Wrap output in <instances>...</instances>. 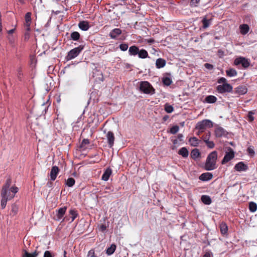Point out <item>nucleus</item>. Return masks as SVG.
<instances>
[{
	"label": "nucleus",
	"instance_id": "37998d69",
	"mask_svg": "<svg viewBox=\"0 0 257 257\" xmlns=\"http://www.w3.org/2000/svg\"><path fill=\"white\" fill-rule=\"evenodd\" d=\"M179 127L178 125H174L171 128L170 132L172 134H175L179 131Z\"/></svg>",
	"mask_w": 257,
	"mask_h": 257
},
{
	"label": "nucleus",
	"instance_id": "1a4fd4ad",
	"mask_svg": "<svg viewBox=\"0 0 257 257\" xmlns=\"http://www.w3.org/2000/svg\"><path fill=\"white\" fill-rule=\"evenodd\" d=\"M227 151L221 161L222 164H226L234 157V152L231 148L229 147L227 149Z\"/></svg>",
	"mask_w": 257,
	"mask_h": 257
},
{
	"label": "nucleus",
	"instance_id": "c756f323",
	"mask_svg": "<svg viewBox=\"0 0 257 257\" xmlns=\"http://www.w3.org/2000/svg\"><path fill=\"white\" fill-rule=\"evenodd\" d=\"M116 249V245L114 244H112L110 247H108L106 250V253L110 255L113 253Z\"/></svg>",
	"mask_w": 257,
	"mask_h": 257
},
{
	"label": "nucleus",
	"instance_id": "393cba45",
	"mask_svg": "<svg viewBox=\"0 0 257 257\" xmlns=\"http://www.w3.org/2000/svg\"><path fill=\"white\" fill-rule=\"evenodd\" d=\"M178 154L184 158H187L188 156L189 152L186 148L183 147L179 150Z\"/></svg>",
	"mask_w": 257,
	"mask_h": 257
},
{
	"label": "nucleus",
	"instance_id": "423d86ee",
	"mask_svg": "<svg viewBox=\"0 0 257 257\" xmlns=\"http://www.w3.org/2000/svg\"><path fill=\"white\" fill-rule=\"evenodd\" d=\"M67 210V207L64 206L56 210L54 219L58 221L62 222L64 220V215Z\"/></svg>",
	"mask_w": 257,
	"mask_h": 257
},
{
	"label": "nucleus",
	"instance_id": "58836bf2",
	"mask_svg": "<svg viewBox=\"0 0 257 257\" xmlns=\"http://www.w3.org/2000/svg\"><path fill=\"white\" fill-rule=\"evenodd\" d=\"M89 144L88 139H83L80 144V148L82 149L86 148V146Z\"/></svg>",
	"mask_w": 257,
	"mask_h": 257
},
{
	"label": "nucleus",
	"instance_id": "f8f14e48",
	"mask_svg": "<svg viewBox=\"0 0 257 257\" xmlns=\"http://www.w3.org/2000/svg\"><path fill=\"white\" fill-rule=\"evenodd\" d=\"M122 33L121 30L118 28L113 29L109 33V36L112 39H116Z\"/></svg>",
	"mask_w": 257,
	"mask_h": 257
},
{
	"label": "nucleus",
	"instance_id": "e433bc0d",
	"mask_svg": "<svg viewBox=\"0 0 257 257\" xmlns=\"http://www.w3.org/2000/svg\"><path fill=\"white\" fill-rule=\"evenodd\" d=\"M162 81L164 84L166 86L170 85L172 82L171 79L169 77H163Z\"/></svg>",
	"mask_w": 257,
	"mask_h": 257
},
{
	"label": "nucleus",
	"instance_id": "4468645a",
	"mask_svg": "<svg viewBox=\"0 0 257 257\" xmlns=\"http://www.w3.org/2000/svg\"><path fill=\"white\" fill-rule=\"evenodd\" d=\"M247 88L245 86H239L235 88L234 92L238 95H243L247 93Z\"/></svg>",
	"mask_w": 257,
	"mask_h": 257
},
{
	"label": "nucleus",
	"instance_id": "6e6552de",
	"mask_svg": "<svg viewBox=\"0 0 257 257\" xmlns=\"http://www.w3.org/2000/svg\"><path fill=\"white\" fill-rule=\"evenodd\" d=\"M234 64L236 66L241 65V66L245 69L249 67L250 62L247 59L244 57H239L235 59Z\"/></svg>",
	"mask_w": 257,
	"mask_h": 257
},
{
	"label": "nucleus",
	"instance_id": "f3484780",
	"mask_svg": "<svg viewBox=\"0 0 257 257\" xmlns=\"http://www.w3.org/2000/svg\"><path fill=\"white\" fill-rule=\"evenodd\" d=\"M78 27L82 31H86L88 30L90 28V25L87 21H82L79 23Z\"/></svg>",
	"mask_w": 257,
	"mask_h": 257
},
{
	"label": "nucleus",
	"instance_id": "5701e85b",
	"mask_svg": "<svg viewBox=\"0 0 257 257\" xmlns=\"http://www.w3.org/2000/svg\"><path fill=\"white\" fill-rule=\"evenodd\" d=\"M139 52L138 54L139 58L141 59H145L149 57L148 53L146 50L142 49L139 50Z\"/></svg>",
	"mask_w": 257,
	"mask_h": 257
},
{
	"label": "nucleus",
	"instance_id": "79ce46f5",
	"mask_svg": "<svg viewBox=\"0 0 257 257\" xmlns=\"http://www.w3.org/2000/svg\"><path fill=\"white\" fill-rule=\"evenodd\" d=\"M31 13L28 12L26 14L25 16V22L29 23L31 22L32 19H31Z\"/></svg>",
	"mask_w": 257,
	"mask_h": 257
},
{
	"label": "nucleus",
	"instance_id": "4c0bfd02",
	"mask_svg": "<svg viewBox=\"0 0 257 257\" xmlns=\"http://www.w3.org/2000/svg\"><path fill=\"white\" fill-rule=\"evenodd\" d=\"M200 1L201 0H190L189 5L191 8L197 7L199 6Z\"/></svg>",
	"mask_w": 257,
	"mask_h": 257
},
{
	"label": "nucleus",
	"instance_id": "e2e57ef3",
	"mask_svg": "<svg viewBox=\"0 0 257 257\" xmlns=\"http://www.w3.org/2000/svg\"><path fill=\"white\" fill-rule=\"evenodd\" d=\"M15 29H11L8 31V34H12L14 32Z\"/></svg>",
	"mask_w": 257,
	"mask_h": 257
},
{
	"label": "nucleus",
	"instance_id": "412c9836",
	"mask_svg": "<svg viewBox=\"0 0 257 257\" xmlns=\"http://www.w3.org/2000/svg\"><path fill=\"white\" fill-rule=\"evenodd\" d=\"M166 64V61L162 58H158L156 61V67L158 69L163 68Z\"/></svg>",
	"mask_w": 257,
	"mask_h": 257
},
{
	"label": "nucleus",
	"instance_id": "8fccbe9b",
	"mask_svg": "<svg viewBox=\"0 0 257 257\" xmlns=\"http://www.w3.org/2000/svg\"><path fill=\"white\" fill-rule=\"evenodd\" d=\"M204 67H205V68L209 70H211L213 68V66L209 63H205L204 64Z\"/></svg>",
	"mask_w": 257,
	"mask_h": 257
},
{
	"label": "nucleus",
	"instance_id": "49530a36",
	"mask_svg": "<svg viewBox=\"0 0 257 257\" xmlns=\"http://www.w3.org/2000/svg\"><path fill=\"white\" fill-rule=\"evenodd\" d=\"M206 145H207V146L208 147V148H210V149H212L214 147V143H213V141H208L206 143H205Z\"/></svg>",
	"mask_w": 257,
	"mask_h": 257
},
{
	"label": "nucleus",
	"instance_id": "0eeeda50",
	"mask_svg": "<svg viewBox=\"0 0 257 257\" xmlns=\"http://www.w3.org/2000/svg\"><path fill=\"white\" fill-rule=\"evenodd\" d=\"M233 87L229 83L222 84L219 85L216 87V90L219 93H224L226 92H231L232 91Z\"/></svg>",
	"mask_w": 257,
	"mask_h": 257
},
{
	"label": "nucleus",
	"instance_id": "69168bd1",
	"mask_svg": "<svg viewBox=\"0 0 257 257\" xmlns=\"http://www.w3.org/2000/svg\"><path fill=\"white\" fill-rule=\"evenodd\" d=\"M177 142H178V140H176H176H174L173 141V144H177Z\"/></svg>",
	"mask_w": 257,
	"mask_h": 257
},
{
	"label": "nucleus",
	"instance_id": "c9c22d12",
	"mask_svg": "<svg viewBox=\"0 0 257 257\" xmlns=\"http://www.w3.org/2000/svg\"><path fill=\"white\" fill-rule=\"evenodd\" d=\"M75 183V180L73 178H69L66 181V185L69 187H72Z\"/></svg>",
	"mask_w": 257,
	"mask_h": 257
},
{
	"label": "nucleus",
	"instance_id": "7ed1b4c3",
	"mask_svg": "<svg viewBox=\"0 0 257 257\" xmlns=\"http://www.w3.org/2000/svg\"><path fill=\"white\" fill-rule=\"evenodd\" d=\"M140 90L147 94L152 95L155 92V89L148 81H142L140 84Z\"/></svg>",
	"mask_w": 257,
	"mask_h": 257
},
{
	"label": "nucleus",
	"instance_id": "603ef678",
	"mask_svg": "<svg viewBox=\"0 0 257 257\" xmlns=\"http://www.w3.org/2000/svg\"><path fill=\"white\" fill-rule=\"evenodd\" d=\"M106 229V226L105 224H101L100 226V228H99V229L101 231H104Z\"/></svg>",
	"mask_w": 257,
	"mask_h": 257
},
{
	"label": "nucleus",
	"instance_id": "a18cd8bd",
	"mask_svg": "<svg viewBox=\"0 0 257 257\" xmlns=\"http://www.w3.org/2000/svg\"><path fill=\"white\" fill-rule=\"evenodd\" d=\"M210 137V133L208 132L204 136L202 137V139L205 143L209 141V138Z\"/></svg>",
	"mask_w": 257,
	"mask_h": 257
},
{
	"label": "nucleus",
	"instance_id": "f03ea898",
	"mask_svg": "<svg viewBox=\"0 0 257 257\" xmlns=\"http://www.w3.org/2000/svg\"><path fill=\"white\" fill-rule=\"evenodd\" d=\"M217 159V152L214 151L210 153L207 156L204 166L206 170L211 171L215 169L217 166L216 165V161Z\"/></svg>",
	"mask_w": 257,
	"mask_h": 257
},
{
	"label": "nucleus",
	"instance_id": "338daca9",
	"mask_svg": "<svg viewBox=\"0 0 257 257\" xmlns=\"http://www.w3.org/2000/svg\"><path fill=\"white\" fill-rule=\"evenodd\" d=\"M29 37V33H26L25 34V37H26V38H27V37Z\"/></svg>",
	"mask_w": 257,
	"mask_h": 257
},
{
	"label": "nucleus",
	"instance_id": "864d4df0",
	"mask_svg": "<svg viewBox=\"0 0 257 257\" xmlns=\"http://www.w3.org/2000/svg\"><path fill=\"white\" fill-rule=\"evenodd\" d=\"M212 252L210 251H207L205 253L203 257H211L212 255Z\"/></svg>",
	"mask_w": 257,
	"mask_h": 257
},
{
	"label": "nucleus",
	"instance_id": "cd10ccee",
	"mask_svg": "<svg viewBox=\"0 0 257 257\" xmlns=\"http://www.w3.org/2000/svg\"><path fill=\"white\" fill-rule=\"evenodd\" d=\"M200 154L197 149H193L191 152V156L193 159H196L200 156Z\"/></svg>",
	"mask_w": 257,
	"mask_h": 257
},
{
	"label": "nucleus",
	"instance_id": "a211bd4d",
	"mask_svg": "<svg viewBox=\"0 0 257 257\" xmlns=\"http://www.w3.org/2000/svg\"><path fill=\"white\" fill-rule=\"evenodd\" d=\"M112 174V170L110 168H107L104 172L101 179L103 181H106L108 180L110 175Z\"/></svg>",
	"mask_w": 257,
	"mask_h": 257
},
{
	"label": "nucleus",
	"instance_id": "f257e3e1",
	"mask_svg": "<svg viewBox=\"0 0 257 257\" xmlns=\"http://www.w3.org/2000/svg\"><path fill=\"white\" fill-rule=\"evenodd\" d=\"M10 186V181L8 180L5 185L3 186L1 191V196L2 197L1 200V207L2 209H4L7 205L8 200H11L13 198L16 193L18 191V188L16 187H12L11 188V191L13 194L11 195H7L8 191L7 189L9 188Z\"/></svg>",
	"mask_w": 257,
	"mask_h": 257
},
{
	"label": "nucleus",
	"instance_id": "3c124183",
	"mask_svg": "<svg viewBox=\"0 0 257 257\" xmlns=\"http://www.w3.org/2000/svg\"><path fill=\"white\" fill-rule=\"evenodd\" d=\"M44 257H53L49 251H46L44 254Z\"/></svg>",
	"mask_w": 257,
	"mask_h": 257
},
{
	"label": "nucleus",
	"instance_id": "bf43d9fd",
	"mask_svg": "<svg viewBox=\"0 0 257 257\" xmlns=\"http://www.w3.org/2000/svg\"><path fill=\"white\" fill-rule=\"evenodd\" d=\"M8 193L7 195H12L13 193L11 191V188L10 189H9V188L7 189Z\"/></svg>",
	"mask_w": 257,
	"mask_h": 257
},
{
	"label": "nucleus",
	"instance_id": "7c9ffc66",
	"mask_svg": "<svg viewBox=\"0 0 257 257\" xmlns=\"http://www.w3.org/2000/svg\"><path fill=\"white\" fill-rule=\"evenodd\" d=\"M248 208L251 212H254L257 210V204L254 202H250L249 203Z\"/></svg>",
	"mask_w": 257,
	"mask_h": 257
},
{
	"label": "nucleus",
	"instance_id": "4be33fe9",
	"mask_svg": "<svg viewBox=\"0 0 257 257\" xmlns=\"http://www.w3.org/2000/svg\"><path fill=\"white\" fill-rule=\"evenodd\" d=\"M221 233L224 235L227 234L228 231V227L227 224L224 222H221L219 225Z\"/></svg>",
	"mask_w": 257,
	"mask_h": 257
},
{
	"label": "nucleus",
	"instance_id": "b1692460",
	"mask_svg": "<svg viewBox=\"0 0 257 257\" xmlns=\"http://www.w3.org/2000/svg\"><path fill=\"white\" fill-rule=\"evenodd\" d=\"M201 200L205 205H210L212 202L211 198L208 195H202L201 197Z\"/></svg>",
	"mask_w": 257,
	"mask_h": 257
},
{
	"label": "nucleus",
	"instance_id": "39448f33",
	"mask_svg": "<svg viewBox=\"0 0 257 257\" xmlns=\"http://www.w3.org/2000/svg\"><path fill=\"white\" fill-rule=\"evenodd\" d=\"M84 49V46L80 45L78 47H76L71 50L66 56L67 60H72L79 55L82 50Z\"/></svg>",
	"mask_w": 257,
	"mask_h": 257
},
{
	"label": "nucleus",
	"instance_id": "052dcab7",
	"mask_svg": "<svg viewBox=\"0 0 257 257\" xmlns=\"http://www.w3.org/2000/svg\"><path fill=\"white\" fill-rule=\"evenodd\" d=\"M169 117L168 115H166L164 116L163 119L164 121H166L169 118Z\"/></svg>",
	"mask_w": 257,
	"mask_h": 257
},
{
	"label": "nucleus",
	"instance_id": "a878e982",
	"mask_svg": "<svg viewBox=\"0 0 257 257\" xmlns=\"http://www.w3.org/2000/svg\"><path fill=\"white\" fill-rule=\"evenodd\" d=\"M205 101L208 103H213L217 101V98L214 95H208L206 97Z\"/></svg>",
	"mask_w": 257,
	"mask_h": 257
},
{
	"label": "nucleus",
	"instance_id": "774afa93",
	"mask_svg": "<svg viewBox=\"0 0 257 257\" xmlns=\"http://www.w3.org/2000/svg\"><path fill=\"white\" fill-rule=\"evenodd\" d=\"M26 30L29 32L30 31V27H26Z\"/></svg>",
	"mask_w": 257,
	"mask_h": 257
},
{
	"label": "nucleus",
	"instance_id": "dca6fc26",
	"mask_svg": "<svg viewBox=\"0 0 257 257\" xmlns=\"http://www.w3.org/2000/svg\"><path fill=\"white\" fill-rule=\"evenodd\" d=\"M213 177V175L211 173L207 172L202 173L199 177V179L203 181H208L210 180Z\"/></svg>",
	"mask_w": 257,
	"mask_h": 257
},
{
	"label": "nucleus",
	"instance_id": "473e14b6",
	"mask_svg": "<svg viewBox=\"0 0 257 257\" xmlns=\"http://www.w3.org/2000/svg\"><path fill=\"white\" fill-rule=\"evenodd\" d=\"M226 73L227 75L229 77H233L237 75L236 71L233 68H230L228 70H227L226 71Z\"/></svg>",
	"mask_w": 257,
	"mask_h": 257
},
{
	"label": "nucleus",
	"instance_id": "09e8293b",
	"mask_svg": "<svg viewBox=\"0 0 257 257\" xmlns=\"http://www.w3.org/2000/svg\"><path fill=\"white\" fill-rule=\"evenodd\" d=\"M226 82L227 80L224 77H220L217 80V83L219 84H225L227 83Z\"/></svg>",
	"mask_w": 257,
	"mask_h": 257
},
{
	"label": "nucleus",
	"instance_id": "20e7f679",
	"mask_svg": "<svg viewBox=\"0 0 257 257\" xmlns=\"http://www.w3.org/2000/svg\"><path fill=\"white\" fill-rule=\"evenodd\" d=\"M213 127V122L209 119H204L198 122L196 126V128L199 130V133L203 132L207 128Z\"/></svg>",
	"mask_w": 257,
	"mask_h": 257
},
{
	"label": "nucleus",
	"instance_id": "5fc2aeb1",
	"mask_svg": "<svg viewBox=\"0 0 257 257\" xmlns=\"http://www.w3.org/2000/svg\"><path fill=\"white\" fill-rule=\"evenodd\" d=\"M22 75H23V73H22V71L20 69L19 70V71L18 72L17 76H18V78L20 80H21Z\"/></svg>",
	"mask_w": 257,
	"mask_h": 257
},
{
	"label": "nucleus",
	"instance_id": "4d7b16f0",
	"mask_svg": "<svg viewBox=\"0 0 257 257\" xmlns=\"http://www.w3.org/2000/svg\"><path fill=\"white\" fill-rule=\"evenodd\" d=\"M183 136L182 134H179L177 136V139L180 141H183Z\"/></svg>",
	"mask_w": 257,
	"mask_h": 257
},
{
	"label": "nucleus",
	"instance_id": "13d9d810",
	"mask_svg": "<svg viewBox=\"0 0 257 257\" xmlns=\"http://www.w3.org/2000/svg\"><path fill=\"white\" fill-rule=\"evenodd\" d=\"M146 41L148 43L152 44V43H153L155 42V40L153 39H147Z\"/></svg>",
	"mask_w": 257,
	"mask_h": 257
},
{
	"label": "nucleus",
	"instance_id": "ddd939ff",
	"mask_svg": "<svg viewBox=\"0 0 257 257\" xmlns=\"http://www.w3.org/2000/svg\"><path fill=\"white\" fill-rule=\"evenodd\" d=\"M248 168L247 165H246L243 162H240L236 164L234 166V169L236 171L238 172L245 171Z\"/></svg>",
	"mask_w": 257,
	"mask_h": 257
},
{
	"label": "nucleus",
	"instance_id": "6ab92c4d",
	"mask_svg": "<svg viewBox=\"0 0 257 257\" xmlns=\"http://www.w3.org/2000/svg\"><path fill=\"white\" fill-rule=\"evenodd\" d=\"M139 49L138 47L135 45L131 46L128 49V54L130 56H135L139 53Z\"/></svg>",
	"mask_w": 257,
	"mask_h": 257
},
{
	"label": "nucleus",
	"instance_id": "2eb2a0df",
	"mask_svg": "<svg viewBox=\"0 0 257 257\" xmlns=\"http://www.w3.org/2000/svg\"><path fill=\"white\" fill-rule=\"evenodd\" d=\"M59 169L58 167L55 166H53L50 172V178L52 181H54L59 173Z\"/></svg>",
	"mask_w": 257,
	"mask_h": 257
},
{
	"label": "nucleus",
	"instance_id": "a19ab883",
	"mask_svg": "<svg viewBox=\"0 0 257 257\" xmlns=\"http://www.w3.org/2000/svg\"><path fill=\"white\" fill-rule=\"evenodd\" d=\"M128 48V44L126 43H121L119 45V48L122 51H125Z\"/></svg>",
	"mask_w": 257,
	"mask_h": 257
},
{
	"label": "nucleus",
	"instance_id": "de8ad7c7",
	"mask_svg": "<svg viewBox=\"0 0 257 257\" xmlns=\"http://www.w3.org/2000/svg\"><path fill=\"white\" fill-rule=\"evenodd\" d=\"M87 256L88 257H97L95 255L94 249H90L88 252Z\"/></svg>",
	"mask_w": 257,
	"mask_h": 257
},
{
	"label": "nucleus",
	"instance_id": "c85d7f7f",
	"mask_svg": "<svg viewBox=\"0 0 257 257\" xmlns=\"http://www.w3.org/2000/svg\"><path fill=\"white\" fill-rule=\"evenodd\" d=\"M189 142L191 146L196 147L199 145V140L196 137H192L189 139Z\"/></svg>",
	"mask_w": 257,
	"mask_h": 257
},
{
	"label": "nucleus",
	"instance_id": "680f3d73",
	"mask_svg": "<svg viewBox=\"0 0 257 257\" xmlns=\"http://www.w3.org/2000/svg\"><path fill=\"white\" fill-rule=\"evenodd\" d=\"M31 24V22H29V23L25 22V26H26V27H30Z\"/></svg>",
	"mask_w": 257,
	"mask_h": 257
},
{
	"label": "nucleus",
	"instance_id": "72a5a7b5",
	"mask_svg": "<svg viewBox=\"0 0 257 257\" xmlns=\"http://www.w3.org/2000/svg\"><path fill=\"white\" fill-rule=\"evenodd\" d=\"M164 109L167 113H171L174 111V107L169 103H166L164 105Z\"/></svg>",
	"mask_w": 257,
	"mask_h": 257
},
{
	"label": "nucleus",
	"instance_id": "bb28decb",
	"mask_svg": "<svg viewBox=\"0 0 257 257\" xmlns=\"http://www.w3.org/2000/svg\"><path fill=\"white\" fill-rule=\"evenodd\" d=\"M211 19L208 20L207 19L206 16L204 17L202 20V23L203 24V28L204 29L207 28L210 25Z\"/></svg>",
	"mask_w": 257,
	"mask_h": 257
},
{
	"label": "nucleus",
	"instance_id": "c03bdc74",
	"mask_svg": "<svg viewBox=\"0 0 257 257\" xmlns=\"http://www.w3.org/2000/svg\"><path fill=\"white\" fill-rule=\"evenodd\" d=\"M254 112L252 111H250L248 113V120L249 122H252L254 120V117L253 115L254 114Z\"/></svg>",
	"mask_w": 257,
	"mask_h": 257
},
{
	"label": "nucleus",
	"instance_id": "9d476101",
	"mask_svg": "<svg viewBox=\"0 0 257 257\" xmlns=\"http://www.w3.org/2000/svg\"><path fill=\"white\" fill-rule=\"evenodd\" d=\"M214 133L217 138L226 137L227 134L226 131L223 127L218 126L215 128Z\"/></svg>",
	"mask_w": 257,
	"mask_h": 257
},
{
	"label": "nucleus",
	"instance_id": "f704fd0d",
	"mask_svg": "<svg viewBox=\"0 0 257 257\" xmlns=\"http://www.w3.org/2000/svg\"><path fill=\"white\" fill-rule=\"evenodd\" d=\"M80 38V34L77 32H73L71 34V39L73 41H78Z\"/></svg>",
	"mask_w": 257,
	"mask_h": 257
},
{
	"label": "nucleus",
	"instance_id": "0e129e2a",
	"mask_svg": "<svg viewBox=\"0 0 257 257\" xmlns=\"http://www.w3.org/2000/svg\"><path fill=\"white\" fill-rule=\"evenodd\" d=\"M22 4H25V0H18Z\"/></svg>",
	"mask_w": 257,
	"mask_h": 257
},
{
	"label": "nucleus",
	"instance_id": "2f4dec72",
	"mask_svg": "<svg viewBox=\"0 0 257 257\" xmlns=\"http://www.w3.org/2000/svg\"><path fill=\"white\" fill-rule=\"evenodd\" d=\"M69 214L71 218V222H73L78 216L77 211L75 209H71L69 211Z\"/></svg>",
	"mask_w": 257,
	"mask_h": 257
},
{
	"label": "nucleus",
	"instance_id": "aec40b11",
	"mask_svg": "<svg viewBox=\"0 0 257 257\" xmlns=\"http://www.w3.org/2000/svg\"><path fill=\"white\" fill-rule=\"evenodd\" d=\"M240 33L243 35H246L249 31V27L247 24H241L239 27Z\"/></svg>",
	"mask_w": 257,
	"mask_h": 257
},
{
	"label": "nucleus",
	"instance_id": "9b49d317",
	"mask_svg": "<svg viewBox=\"0 0 257 257\" xmlns=\"http://www.w3.org/2000/svg\"><path fill=\"white\" fill-rule=\"evenodd\" d=\"M106 139L108 146L110 148H111L114 145V136L112 132H108L106 134Z\"/></svg>",
	"mask_w": 257,
	"mask_h": 257
},
{
	"label": "nucleus",
	"instance_id": "ea45409f",
	"mask_svg": "<svg viewBox=\"0 0 257 257\" xmlns=\"http://www.w3.org/2000/svg\"><path fill=\"white\" fill-rule=\"evenodd\" d=\"M38 253L36 251L32 253H29L27 251H25L23 257H36L38 255Z\"/></svg>",
	"mask_w": 257,
	"mask_h": 257
},
{
	"label": "nucleus",
	"instance_id": "6e6d98bb",
	"mask_svg": "<svg viewBox=\"0 0 257 257\" xmlns=\"http://www.w3.org/2000/svg\"><path fill=\"white\" fill-rule=\"evenodd\" d=\"M247 152L251 155H253L254 154V152L253 150L250 148H248Z\"/></svg>",
	"mask_w": 257,
	"mask_h": 257
}]
</instances>
